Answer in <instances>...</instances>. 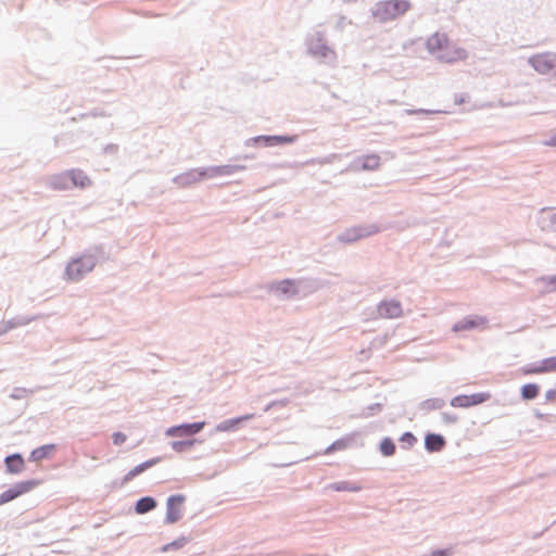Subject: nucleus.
I'll return each mask as SVG.
<instances>
[{
  "mask_svg": "<svg viewBox=\"0 0 556 556\" xmlns=\"http://www.w3.org/2000/svg\"><path fill=\"white\" fill-rule=\"evenodd\" d=\"M427 49L444 62H457L465 60L466 51L456 43L450 41L443 33H435L427 39Z\"/></svg>",
  "mask_w": 556,
  "mask_h": 556,
  "instance_id": "obj_1",
  "label": "nucleus"
},
{
  "mask_svg": "<svg viewBox=\"0 0 556 556\" xmlns=\"http://www.w3.org/2000/svg\"><path fill=\"white\" fill-rule=\"evenodd\" d=\"M486 324V320L482 317H466L463 320L456 323L453 326L454 331H464V330H470L472 328L484 326Z\"/></svg>",
  "mask_w": 556,
  "mask_h": 556,
  "instance_id": "obj_13",
  "label": "nucleus"
},
{
  "mask_svg": "<svg viewBox=\"0 0 556 556\" xmlns=\"http://www.w3.org/2000/svg\"><path fill=\"white\" fill-rule=\"evenodd\" d=\"M67 180H71L73 186L79 188H86L91 185L89 177L81 170H71L53 182L54 188H67Z\"/></svg>",
  "mask_w": 556,
  "mask_h": 556,
  "instance_id": "obj_4",
  "label": "nucleus"
},
{
  "mask_svg": "<svg viewBox=\"0 0 556 556\" xmlns=\"http://www.w3.org/2000/svg\"><path fill=\"white\" fill-rule=\"evenodd\" d=\"M548 282H549L551 285H553V286H554V288H553V289H555V290H556V276H555V277H552V278L548 280Z\"/></svg>",
  "mask_w": 556,
  "mask_h": 556,
  "instance_id": "obj_33",
  "label": "nucleus"
},
{
  "mask_svg": "<svg viewBox=\"0 0 556 556\" xmlns=\"http://www.w3.org/2000/svg\"><path fill=\"white\" fill-rule=\"evenodd\" d=\"M56 450L54 444H46L35 448L29 456L31 462H40L45 458H49Z\"/></svg>",
  "mask_w": 556,
  "mask_h": 556,
  "instance_id": "obj_14",
  "label": "nucleus"
},
{
  "mask_svg": "<svg viewBox=\"0 0 556 556\" xmlns=\"http://www.w3.org/2000/svg\"><path fill=\"white\" fill-rule=\"evenodd\" d=\"M39 484L36 480L23 481L16 483L14 486L8 489L3 493L0 494V505L9 503L22 494H25L33 489H35Z\"/></svg>",
  "mask_w": 556,
  "mask_h": 556,
  "instance_id": "obj_7",
  "label": "nucleus"
},
{
  "mask_svg": "<svg viewBox=\"0 0 556 556\" xmlns=\"http://www.w3.org/2000/svg\"><path fill=\"white\" fill-rule=\"evenodd\" d=\"M186 497L182 494L173 495L167 500L166 521L175 523L181 519Z\"/></svg>",
  "mask_w": 556,
  "mask_h": 556,
  "instance_id": "obj_8",
  "label": "nucleus"
},
{
  "mask_svg": "<svg viewBox=\"0 0 556 556\" xmlns=\"http://www.w3.org/2000/svg\"><path fill=\"white\" fill-rule=\"evenodd\" d=\"M258 142H263L266 146L286 144L294 141V137L289 136H264L256 139Z\"/></svg>",
  "mask_w": 556,
  "mask_h": 556,
  "instance_id": "obj_16",
  "label": "nucleus"
},
{
  "mask_svg": "<svg viewBox=\"0 0 556 556\" xmlns=\"http://www.w3.org/2000/svg\"><path fill=\"white\" fill-rule=\"evenodd\" d=\"M556 371V356L545 359L540 367L525 369V374H542Z\"/></svg>",
  "mask_w": 556,
  "mask_h": 556,
  "instance_id": "obj_17",
  "label": "nucleus"
},
{
  "mask_svg": "<svg viewBox=\"0 0 556 556\" xmlns=\"http://www.w3.org/2000/svg\"><path fill=\"white\" fill-rule=\"evenodd\" d=\"M289 287H292V283L289 281H283L279 285V289H281V291L283 292H287L289 290Z\"/></svg>",
  "mask_w": 556,
  "mask_h": 556,
  "instance_id": "obj_29",
  "label": "nucleus"
},
{
  "mask_svg": "<svg viewBox=\"0 0 556 556\" xmlns=\"http://www.w3.org/2000/svg\"><path fill=\"white\" fill-rule=\"evenodd\" d=\"M195 442L197 440L194 439L188 441H177L172 443V447L174 451L181 453L185 450L190 448Z\"/></svg>",
  "mask_w": 556,
  "mask_h": 556,
  "instance_id": "obj_25",
  "label": "nucleus"
},
{
  "mask_svg": "<svg viewBox=\"0 0 556 556\" xmlns=\"http://www.w3.org/2000/svg\"><path fill=\"white\" fill-rule=\"evenodd\" d=\"M96 266V258L91 255H83L73 260L66 267V277L71 281L80 280L86 274L90 273Z\"/></svg>",
  "mask_w": 556,
  "mask_h": 556,
  "instance_id": "obj_3",
  "label": "nucleus"
},
{
  "mask_svg": "<svg viewBox=\"0 0 556 556\" xmlns=\"http://www.w3.org/2000/svg\"><path fill=\"white\" fill-rule=\"evenodd\" d=\"M444 444V439L439 434H428L426 437V446L429 451H440Z\"/></svg>",
  "mask_w": 556,
  "mask_h": 556,
  "instance_id": "obj_20",
  "label": "nucleus"
},
{
  "mask_svg": "<svg viewBox=\"0 0 556 556\" xmlns=\"http://www.w3.org/2000/svg\"><path fill=\"white\" fill-rule=\"evenodd\" d=\"M491 399L489 392H479L470 395H457L451 400V406L455 408H469L480 405Z\"/></svg>",
  "mask_w": 556,
  "mask_h": 556,
  "instance_id": "obj_5",
  "label": "nucleus"
},
{
  "mask_svg": "<svg viewBox=\"0 0 556 556\" xmlns=\"http://www.w3.org/2000/svg\"><path fill=\"white\" fill-rule=\"evenodd\" d=\"M156 507V502L153 497L146 496L140 498L135 506V510L137 514H146Z\"/></svg>",
  "mask_w": 556,
  "mask_h": 556,
  "instance_id": "obj_18",
  "label": "nucleus"
},
{
  "mask_svg": "<svg viewBox=\"0 0 556 556\" xmlns=\"http://www.w3.org/2000/svg\"><path fill=\"white\" fill-rule=\"evenodd\" d=\"M533 68L540 74L554 73L556 75V55L552 53L536 54L530 59Z\"/></svg>",
  "mask_w": 556,
  "mask_h": 556,
  "instance_id": "obj_6",
  "label": "nucleus"
},
{
  "mask_svg": "<svg viewBox=\"0 0 556 556\" xmlns=\"http://www.w3.org/2000/svg\"><path fill=\"white\" fill-rule=\"evenodd\" d=\"M412 9L409 0H383L377 2L372 10V17L379 23L394 21Z\"/></svg>",
  "mask_w": 556,
  "mask_h": 556,
  "instance_id": "obj_2",
  "label": "nucleus"
},
{
  "mask_svg": "<svg viewBox=\"0 0 556 556\" xmlns=\"http://www.w3.org/2000/svg\"><path fill=\"white\" fill-rule=\"evenodd\" d=\"M349 446V440L346 439H340L333 442L327 450L326 453L334 452V451H342L345 450Z\"/></svg>",
  "mask_w": 556,
  "mask_h": 556,
  "instance_id": "obj_26",
  "label": "nucleus"
},
{
  "mask_svg": "<svg viewBox=\"0 0 556 556\" xmlns=\"http://www.w3.org/2000/svg\"><path fill=\"white\" fill-rule=\"evenodd\" d=\"M250 418H252V415H247V416L239 417V418H237V419L227 420V421H225V422L220 424V425L217 427V429H218L219 431H228V430L232 429V428H233L237 424H239L240 421H242V420H248V419H250Z\"/></svg>",
  "mask_w": 556,
  "mask_h": 556,
  "instance_id": "obj_22",
  "label": "nucleus"
},
{
  "mask_svg": "<svg viewBox=\"0 0 556 556\" xmlns=\"http://www.w3.org/2000/svg\"><path fill=\"white\" fill-rule=\"evenodd\" d=\"M549 218H551V219H554V218H556V213H554V212H551V213H549Z\"/></svg>",
  "mask_w": 556,
  "mask_h": 556,
  "instance_id": "obj_35",
  "label": "nucleus"
},
{
  "mask_svg": "<svg viewBox=\"0 0 556 556\" xmlns=\"http://www.w3.org/2000/svg\"><path fill=\"white\" fill-rule=\"evenodd\" d=\"M161 462V458L159 457H155V458H151V459H148L137 466H135L134 468H131L122 479V484H127L129 483L130 481H132L137 476L143 473L146 470H148L149 468L155 466L156 464H159Z\"/></svg>",
  "mask_w": 556,
  "mask_h": 556,
  "instance_id": "obj_12",
  "label": "nucleus"
},
{
  "mask_svg": "<svg viewBox=\"0 0 556 556\" xmlns=\"http://www.w3.org/2000/svg\"><path fill=\"white\" fill-rule=\"evenodd\" d=\"M451 555V551L448 549H439V551H433L431 553V556H450Z\"/></svg>",
  "mask_w": 556,
  "mask_h": 556,
  "instance_id": "obj_28",
  "label": "nucleus"
},
{
  "mask_svg": "<svg viewBox=\"0 0 556 556\" xmlns=\"http://www.w3.org/2000/svg\"><path fill=\"white\" fill-rule=\"evenodd\" d=\"M540 387L535 383H528L521 388V396L525 400H532L539 395Z\"/></svg>",
  "mask_w": 556,
  "mask_h": 556,
  "instance_id": "obj_21",
  "label": "nucleus"
},
{
  "mask_svg": "<svg viewBox=\"0 0 556 556\" xmlns=\"http://www.w3.org/2000/svg\"><path fill=\"white\" fill-rule=\"evenodd\" d=\"M380 451L384 456H391L395 453V445L389 438L383 439L380 443Z\"/></svg>",
  "mask_w": 556,
  "mask_h": 556,
  "instance_id": "obj_23",
  "label": "nucleus"
},
{
  "mask_svg": "<svg viewBox=\"0 0 556 556\" xmlns=\"http://www.w3.org/2000/svg\"><path fill=\"white\" fill-rule=\"evenodd\" d=\"M113 444L116 446L123 445L127 441V435L123 432H114L112 434Z\"/></svg>",
  "mask_w": 556,
  "mask_h": 556,
  "instance_id": "obj_27",
  "label": "nucleus"
},
{
  "mask_svg": "<svg viewBox=\"0 0 556 556\" xmlns=\"http://www.w3.org/2000/svg\"><path fill=\"white\" fill-rule=\"evenodd\" d=\"M204 421L184 424L168 428L165 434L170 438L191 437L199 433L204 428Z\"/></svg>",
  "mask_w": 556,
  "mask_h": 556,
  "instance_id": "obj_9",
  "label": "nucleus"
},
{
  "mask_svg": "<svg viewBox=\"0 0 556 556\" xmlns=\"http://www.w3.org/2000/svg\"><path fill=\"white\" fill-rule=\"evenodd\" d=\"M329 488L337 492H358L362 490L361 484L352 483L349 481L336 482L332 483Z\"/></svg>",
  "mask_w": 556,
  "mask_h": 556,
  "instance_id": "obj_19",
  "label": "nucleus"
},
{
  "mask_svg": "<svg viewBox=\"0 0 556 556\" xmlns=\"http://www.w3.org/2000/svg\"><path fill=\"white\" fill-rule=\"evenodd\" d=\"M226 168H227V167H219V168H217V170H218V173H220V174H227V173H229V172H228Z\"/></svg>",
  "mask_w": 556,
  "mask_h": 556,
  "instance_id": "obj_34",
  "label": "nucleus"
},
{
  "mask_svg": "<svg viewBox=\"0 0 556 556\" xmlns=\"http://www.w3.org/2000/svg\"><path fill=\"white\" fill-rule=\"evenodd\" d=\"M402 306L399 301H383L378 306V314L383 318H399L402 316Z\"/></svg>",
  "mask_w": 556,
  "mask_h": 556,
  "instance_id": "obj_11",
  "label": "nucleus"
},
{
  "mask_svg": "<svg viewBox=\"0 0 556 556\" xmlns=\"http://www.w3.org/2000/svg\"><path fill=\"white\" fill-rule=\"evenodd\" d=\"M380 166L378 154H368L358 157L352 165L353 170H377Z\"/></svg>",
  "mask_w": 556,
  "mask_h": 556,
  "instance_id": "obj_10",
  "label": "nucleus"
},
{
  "mask_svg": "<svg viewBox=\"0 0 556 556\" xmlns=\"http://www.w3.org/2000/svg\"><path fill=\"white\" fill-rule=\"evenodd\" d=\"M327 53H333L332 50L326 49Z\"/></svg>",
  "mask_w": 556,
  "mask_h": 556,
  "instance_id": "obj_36",
  "label": "nucleus"
},
{
  "mask_svg": "<svg viewBox=\"0 0 556 556\" xmlns=\"http://www.w3.org/2000/svg\"><path fill=\"white\" fill-rule=\"evenodd\" d=\"M7 470L11 473H18L23 471L25 463L20 454H13L5 458Z\"/></svg>",
  "mask_w": 556,
  "mask_h": 556,
  "instance_id": "obj_15",
  "label": "nucleus"
},
{
  "mask_svg": "<svg viewBox=\"0 0 556 556\" xmlns=\"http://www.w3.org/2000/svg\"><path fill=\"white\" fill-rule=\"evenodd\" d=\"M402 440H406V441H414L415 438L412 433H405L403 437H402Z\"/></svg>",
  "mask_w": 556,
  "mask_h": 556,
  "instance_id": "obj_32",
  "label": "nucleus"
},
{
  "mask_svg": "<svg viewBox=\"0 0 556 556\" xmlns=\"http://www.w3.org/2000/svg\"><path fill=\"white\" fill-rule=\"evenodd\" d=\"M188 543V539L182 536L179 538L172 543H168L162 547V552H168L172 548L179 549L182 548Z\"/></svg>",
  "mask_w": 556,
  "mask_h": 556,
  "instance_id": "obj_24",
  "label": "nucleus"
},
{
  "mask_svg": "<svg viewBox=\"0 0 556 556\" xmlns=\"http://www.w3.org/2000/svg\"><path fill=\"white\" fill-rule=\"evenodd\" d=\"M555 397H556V391H555V390H548V391L546 392V399H547L548 401H554V400H555Z\"/></svg>",
  "mask_w": 556,
  "mask_h": 556,
  "instance_id": "obj_31",
  "label": "nucleus"
},
{
  "mask_svg": "<svg viewBox=\"0 0 556 556\" xmlns=\"http://www.w3.org/2000/svg\"><path fill=\"white\" fill-rule=\"evenodd\" d=\"M545 146L556 147V135L544 142Z\"/></svg>",
  "mask_w": 556,
  "mask_h": 556,
  "instance_id": "obj_30",
  "label": "nucleus"
}]
</instances>
